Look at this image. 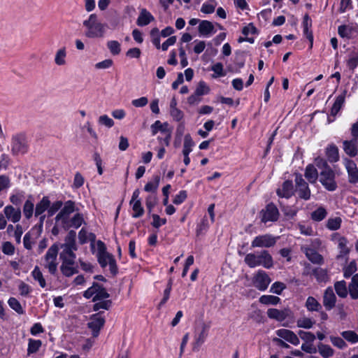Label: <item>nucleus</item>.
Segmentation results:
<instances>
[{"mask_svg": "<svg viewBox=\"0 0 358 358\" xmlns=\"http://www.w3.org/2000/svg\"><path fill=\"white\" fill-rule=\"evenodd\" d=\"M76 233L73 230L69 231L65 237L64 243H55L48 250L45 258V267L48 269L50 274L55 275L57 271V257L59 249L77 250L78 247L76 243Z\"/></svg>", "mask_w": 358, "mask_h": 358, "instance_id": "1", "label": "nucleus"}, {"mask_svg": "<svg viewBox=\"0 0 358 358\" xmlns=\"http://www.w3.org/2000/svg\"><path fill=\"white\" fill-rule=\"evenodd\" d=\"M86 30L85 36L89 38H101L105 33L106 24L100 22L95 13L91 14L89 17L83 22Z\"/></svg>", "mask_w": 358, "mask_h": 358, "instance_id": "2", "label": "nucleus"}, {"mask_svg": "<svg viewBox=\"0 0 358 358\" xmlns=\"http://www.w3.org/2000/svg\"><path fill=\"white\" fill-rule=\"evenodd\" d=\"M244 261L250 268L263 266L270 268L273 266V258L267 250H262L258 254L249 253L245 255Z\"/></svg>", "mask_w": 358, "mask_h": 358, "instance_id": "3", "label": "nucleus"}, {"mask_svg": "<svg viewBox=\"0 0 358 358\" xmlns=\"http://www.w3.org/2000/svg\"><path fill=\"white\" fill-rule=\"evenodd\" d=\"M12 152L15 155L24 154L28 151V141L24 134H17L12 138Z\"/></svg>", "mask_w": 358, "mask_h": 358, "instance_id": "4", "label": "nucleus"}, {"mask_svg": "<svg viewBox=\"0 0 358 358\" xmlns=\"http://www.w3.org/2000/svg\"><path fill=\"white\" fill-rule=\"evenodd\" d=\"M103 312L99 311L90 317V321L87 323V327L92 330V336L96 338L99 335L100 330L103 327L106 320L103 315Z\"/></svg>", "mask_w": 358, "mask_h": 358, "instance_id": "5", "label": "nucleus"}, {"mask_svg": "<svg viewBox=\"0 0 358 358\" xmlns=\"http://www.w3.org/2000/svg\"><path fill=\"white\" fill-rule=\"evenodd\" d=\"M320 181L329 191H334L337 187L335 173L331 168H326L325 170L320 171Z\"/></svg>", "mask_w": 358, "mask_h": 358, "instance_id": "6", "label": "nucleus"}, {"mask_svg": "<svg viewBox=\"0 0 358 358\" xmlns=\"http://www.w3.org/2000/svg\"><path fill=\"white\" fill-rule=\"evenodd\" d=\"M278 208L273 203H268L264 208L259 212V217L262 222H275L279 217Z\"/></svg>", "mask_w": 358, "mask_h": 358, "instance_id": "7", "label": "nucleus"}, {"mask_svg": "<svg viewBox=\"0 0 358 358\" xmlns=\"http://www.w3.org/2000/svg\"><path fill=\"white\" fill-rule=\"evenodd\" d=\"M294 181L296 185V192L301 199L308 200L310 196V190L308 183L303 179L301 173H294Z\"/></svg>", "mask_w": 358, "mask_h": 358, "instance_id": "8", "label": "nucleus"}, {"mask_svg": "<svg viewBox=\"0 0 358 358\" xmlns=\"http://www.w3.org/2000/svg\"><path fill=\"white\" fill-rule=\"evenodd\" d=\"M253 285L260 291L266 290L271 280L268 274L263 270H259L252 278Z\"/></svg>", "mask_w": 358, "mask_h": 358, "instance_id": "9", "label": "nucleus"}, {"mask_svg": "<svg viewBox=\"0 0 358 358\" xmlns=\"http://www.w3.org/2000/svg\"><path fill=\"white\" fill-rule=\"evenodd\" d=\"M276 243V238L271 234L256 236L252 242V248H270Z\"/></svg>", "mask_w": 358, "mask_h": 358, "instance_id": "10", "label": "nucleus"}, {"mask_svg": "<svg viewBox=\"0 0 358 358\" xmlns=\"http://www.w3.org/2000/svg\"><path fill=\"white\" fill-rule=\"evenodd\" d=\"M344 166L348 175V180L350 183L358 182V168L356 163L350 159L345 158L343 160Z\"/></svg>", "mask_w": 358, "mask_h": 358, "instance_id": "11", "label": "nucleus"}, {"mask_svg": "<svg viewBox=\"0 0 358 358\" xmlns=\"http://www.w3.org/2000/svg\"><path fill=\"white\" fill-rule=\"evenodd\" d=\"M346 93L347 91L345 90L342 92V94H339L336 98L335 102L333 104L331 109L330 116H329L327 118V121L329 123H331L334 121L335 116L338 114V113L340 111V110L344 105Z\"/></svg>", "mask_w": 358, "mask_h": 358, "instance_id": "12", "label": "nucleus"}, {"mask_svg": "<svg viewBox=\"0 0 358 358\" xmlns=\"http://www.w3.org/2000/svg\"><path fill=\"white\" fill-rule=\"evenodd\" d=\"M60 271L62 275L67 278L71 277L79 272L76 262H71L69 259H65V262H62Z\"/></svg>", "mask_w": 358, "mask_h": 358, "instance_id": "13", "label": "nucleus"}, {"mask_svg": "<svg viewBox=\"0 0 358 358\" xmlns=\"http://www.w3.org/2000/svg\"><path fill=\"white\" fill-rule=\"evenodd\" d=\"M310 264H308L305 268L303 275H313L315 277L317 281L319 282H326L328 280L329 277L327 275V270L323 269L322 268H313L310 272Z\"/></svg>", "mask_w": 358, "mask_h": 358, "instance_id": "14", "label": "nucleus"}, {"mask_svg": "<svg viewBox=\"0 0 358 358\" xmlns=\"http://www.w3.org/2000/svg\"><path fill=\"white\" fill-rule=\"evenodd\" d=\"M97 245L99 248L97 254L98 262L101 267L105 268L108 265V259L111 257L112 254L106 252L105 244L102 241H99Z\"/></svg>", "mask_w": 358, "mask_h": 358, "instance_id": "15", "label": "nucleus"}, {"mask_svg": "<svg viewBox=\"0 0 358 358\" xmlns=\"http://www.w3.org/2000/svg\"><path fill=\"white\" fill-rule=\"evenodd\" d=\"M276 335L292 345H297L299 344V338L291 330L280 329L276 331Z\"/></svg>", "mask_w": 358, "mask_h": 358, "instance_id": "16", "label": "nucleus"}, {"mask_svg": "<svg viewBox=\"0 0 358 358\" xmlns=\"http://www.w3.org/2000/svg\"><path fill=\"white\" fill-rule=\"evenodd\" d=\"M336 297L331 287L327 288L323 296V305L327 310H331L335 307Z\"/></svg>", "mask_w": 358, "mask_h": 358, "instance_id": "17", "label": "nucleus"}, {"mask_svg": "<svg viewBox=\"0 0 358 358\" xmlns=\"http://www.w3.org/2000/svg\"><path fill=\"white\" fill-rule=\"evenodd\" d=\"M291 311L289 309L278 310L276 308H269L267 310V315L271 319H274L278 322L284 321L289 316Z\"/></svg>", "mask_w": 358, "mask_h": 358, "instance_id": "18", "label": "nucleus"}, {"mask_svg": "<svg viewBox=\"0 0 358 358\" xmlns=\"http://www.w3.org/2000/svg\"><path fill=\"white\" fill-rule=\"evenodd\" d=\"M343 150L350 157H355L358 154V141L357 138L343 142Z\"/></svg>", "mask_w": 358, "mask_h": 358, "instance_id": "19", "label": "nucleus"}, {"mask_svg": "<svg viewBox=\"0 0 358 358\" xmlns=\"http://www.w3.org/2000/svg\"><path fill=\"white\" fill-rule=\"evenodd\" d=\"M278 195L281 198L289 199L294 194V186L291 180H286L281 188L277 190Z\"/></svg>", "mask_w": 358, "mask_h": 358, "instance_id": "20", "label": "nucleus"}, {"mask_svg": "<svg viewBox=\"0 0 358 358\" xmlns=\"http://www.w3.org/2000/svg\"><path fill=\"white\" fill-rule=\"evenodd\" d=\"M199 32L203 36H209L216 32L213 23L208 20H202L199 25Z\"/></svg>", "mask_w": 358, "mask_h": 358, "instance_id": "21", "label": "nucleus"}, {"mask_svg": "<svg viewBox=\"0 0 358 358\" xmlns=\"http://www.w3.org/2000/svg\"><path fill=\"white\" fill-rule=\"evenodd\" d=\"M155 20L153 15L148 11L145 8L141 9L140 14L138 17L136 24L138 26L143 27L150 24Z\"/></svg>", "mask_w": 358, "mask_h": 358, "instance_id": "22", "label": "nucleus"}, {"mask_svg": "<svg viewBox=\"0 0 358 358\" xmlns=\"http://www.w3.org/2000/svg\"><path fill=\"white\" fill-rule=\"evenodd\" d=\"M74 203H69L68 205L65 206L57 215L55 217L56 221L57 222L62 220L63 223H66L69 215L75 211Z\"/></svg>", "mask_w": 358, "mask_h": 358, "instance_id": "23", "label": "nucleus"}, {"mask_svg": "<svg viewBox=\"0 0 358 358\" xmlns=\"http://www.w3.org/2000/svg\"><path fill=\"white\" fill-rule=\"evenodd\" d=\"M4 213L6 217L15 223L20 220L21 212L20 208H15L12 206H8L4 208Z\"/></svg>", "mask_w": 358, "mask_h": 358, "instance_id": "24", "label": "nucleus"}, {"mask_svg": "<svg viewBox=\"0 0 358 358\" xmlns=\"http://www.w3.org/2000/svg\"><path fill=\"white\" fill-rule=\"evenodd\" d=\"M304 176L310 183H315L317 180L318 177H320V174L314 165L308 164L306 167Z\"/></svg>", "mask_w": 358, "mask_h": 358, "instance_id": "25", "label": "nucleus"}, {"mask_svg": "<svg viewBox=\"0 0 358 358\" xmlns=\"http://www.w3.org/2000/svg\"><path fill=\"white\" fill-rule=\"evenodd\" d=\"M312 26V20L308 14H306L303 20V34L310 42V47L313 45V36L309 28Z\"/></svg>", "mask_w": 358, "mask_h": 358, "instance_id": "26", "label": "nucleus"}, {"mask_svg": "<svg viewBox=\"0 0 358 358\" xmlns=\"http://www.w3.org/2000/svg\"><path fill=\"white\" fill-rule=\"evenodd\" d=\"M348 241V239L344 237H340L338 239V248L340 249L339 255H337V259H339L344 256H347L350 252V249L347 246Z\"/></svg>", "mask_w": 358, "mask_h": 358, "instance_id": "27", "label": "nucleus"}, {"mask_svg": "<svg viewBox=\"0 0 358 358\" xmlns=\"http://www.w3.org/2000/svg\"><path fill=\"white\" fill-rule=\"evenodd\" d=\"M208 327L205 324L202 325V329L199 335L195 338V343L193 350H195L196 348H199L204 342L208 336Z\"/></svg>", "mask_w": 358, "mask_h": 358, "instance_id": "28", "label": "nucleus"}, {"mask_svg": "<svg viewBox=\"0 0 358 358\" xmlns=\"http://www.w3.org/2000/svg\"><path fill=\"white\" fill-rule=\"evenodd\" d=\"M336 293L341 298H346L348 296V288L345 280L337 281L334 283Z\"/></svg>", "mask_w": 358, "mask_h": 358, "instance_id": "29", "label": "nucleus"}, {"mask_svg": "<svg viewBox=\"0 0 358 358\" xmlns=\"http://www.w3.org/2000/svg\"><path fill=\"white\" fill-rule=\"evenodd\" d=\"M66 49L65 47L61 48L57 50L55 55V63L57 66H64L66 64Z\"/></svg>", "mask_w": 358, "mask_h": 358, "instance_id": "30", "label": "nucleus"}, {"mask_svg": "<svg viewBox=\"0 0 358 358\" xmlns=\"http://www.w3.org/2000/svg\"><path fill=\"white\" fill-rule=\"evenodd\" d=\"M317 348L319 353L323 358H329L334 354V350L329 345L320 343Z\"/></svg>", "mask_w": 358, "mask_h": 358, "instance_id": "31", "label": "nucleus"}, {"mask_svg": "<svg viewBox=\"0 0 358 358\" xmlns=\"http://www.w3.org/2000/svg\"><path fill=\"white\" fill-rule=\"evenodd\" d=\"M307 258L314 264H320L323 262L322 256L315 250L308 249L306 253Z\"/></svg>", "mask_w": 358, "mask_h": 358, "instance_id": "32", "label": "nucleus"}, {"mask_svg": "<svg viewBox=\"0 0 358 358\" xmlns=\"http://www.w3.org/2000/svg\"><path fill=\"white\" fill-rule=\"evenodd\" d=\"M327 156L331 162H336L339 159L338 149L334 145H331L327 148Z\"/></svg>", "mask_w": 358, "mask_h": 358, "instance_id": "33", "label": "nucleus"}, {"mask_svg": "<svg viewBox=\"0 0 358 358\" xmlns=\"http://www.w3.org/2000/svg\"><path fill=\"white\" fill-rule=\"evenodd\" d=\"M306 307L309 311H320L322 309L321 304L313 296L308 297Z\"/></svg>", "mask_w": 358, "mask_h": 358, "instance_id": "34", "label": "nucleus"}, {"mask_svg": "<svg viewBox=\"0 0 358 358\" xmlns=\"http://www.w3.org/2000/svg\"><path fill=\"white\" fill-rule=\"evenodd\" d=\"M327 215V212L323 207H319L310 214V218L315 222L323 220Z\"/></svg>", "mask_w": 358, "mask_h": 358, "instance_id": "35", "label": "nucleus"}, {"mask_svg": "<svg viewBox=\"0 0 358 358\" xmlns=\"http://www.w3.org/2000/svg\"><path fill=\"white\" fill-rule=\"evenodd\" d=\"M259 301L264 305H277L280 303V299L273 295H263L259 298Z\"/></svg>", "mask_w": 358, "mask_h": 358, "instance_id": "36", "label": "nucleus"}, {"mask_svg": "<svg viewBox=\"0 0 358 358\" xmlns=\"http://www.w3.org/2000/svg\"><path fill=\"white\" fill-rule=\"evenodd\" d=\"M353 31V27L350 25H341L338 28V33L342 38H351L352 36Z\"/></svg>", "mask_w": 358, "mask_h": 358, "instance_id": "37", "label": "nucleus"}, {"mask_svg": "<svg viewBox=\"0 0 358 358\" xmlns=\"http://www.w3.org/2000/svg\"><path fill=\"white\" fill-rule=\"evenodd\" d=\"M357 271V262L352 260L346 266L343 268V276L349 278Z\"/></svg>", "mask_w": 358, "mask_h": 358, "instance_id": "38", "label": "nucleus"}, {"mask_svg": "<svg viewBox=\"0 0 358 358\" xmlns=\"http://www.w3.org/2000/svg\"><path fill=\"white\" fill-rule=\"evenodd\" d=\"M31 275L35 280L38 282L41 287L43 288L46 286L45 280L43 278V273L38 266L34 267L31 272Z\"/></svg>", "mask_w": 358, "mask_h": 358, "instance_id": "39", "label": "nucleus"}, {"mask_svg": "<svg viewBox=\"0 0 358 358\" xmlns=\"http://www.w3.org/2000/svg\"><path fill=\"white\" fill-rule=\"evenodd\" d=\"M110 294L106 291V288L99 284V287H97V292L92 298V301L96 302L105 299H108Z\"/></svg>", "mask_w": 358, "mask_h": 358, "instance_id": "40", "label": "nucleus"}, {"mask_svg": "<svg viewBox=\"0 0 358 358\" xmlns=\"http://www.w3.org/2000/svg\"><path fill=\"white\" fill-rule=\"evenodd\" d=\"M41 345L42 342L41 340H34L32 338H29L27 348V354L31 355L36 353V352L38 351Z\"/></svg>", "mask_w": 358, "mask_h": 358, "instance_id": "41", "label": "nucleus"}, {"mask_svg": "<svg viewBox=\"0 0 358 358\" xmlns=\"http://www.w3.org/2000/svg\"><path fill=\"white\" fill-rule=\"evenodd\" d=\"M33 198L31 196H27L25 193L22 191L16 190L15 193L10 196V201H30Z\"/></svg>", "mask_w": 358, "mask_h": 358, "instance_id": "42", "label": "nucleus"}, {"mask_svg": "<svg viewBox=\"0 0 358 358\" xmlns=\"http://www.w3.org/2000/svg\"><path fill=\"white\" fill-rule=\"evenodd\" d=\"M342 220L340 217H336L334 218H329L326 227L327 229L331 231H335L340 229L341 225Z\"/></svg>", "mask_w": 358, "mask_h": 358, "instance_id": "43", "label": "nucleus"}, {"mask_svg": "<svg viewBox=\"0 0 358 358\" xmlns=\"http://www.w3.org/2000/svg\"><path fill=\"white\" fill-rule=\"evenodd\" d=\"M62 250V252L59 253V259L62 262H65V259H69L71 262H76V255L74 252L76 250Z\"/></svg>", "mask_w": 358, "mask_h": 358, "instance_id": "44", "label": "nucleus"}, {"mask_svg": "<svg viewBox=\"0 0 358 358\" xmlns=\"http://www.w3.org/2000/svg\"><path fill=\"white\" fill-rule=\"evenodd\" d=\"M167 126V123L162 124L159 120L155 121V123L151 125L152 135L157 134V133L159 131L164 134L166 133L167 131H170L169 129H166Z\"/></svg>", "mask_w": 358, "mask_h": 358, "instance_id": "45", "label": "nucleus"}, {"mask_svg": "<svg viewBox=\"0 0 358 358\" xmlns=\"http://www.w3.org/2000/svg\"><path fill=\"white\" fill-rule=\"evenodd\" d=\"M341 334L345 340L351 343H356L358 342V334L354 331H344L341 332Z\"/></svg>", "mask_w": 358, "mask_h": 358, "instance_id": "46", "label": "nucleus"}, {"mask_svg": "<svg viewBox=\"0 0 358 358\" xmlns=\"http://www.w3.org/2000/svg\"><path fill=\"white\" fill-rule=\"evenodd\" d=\"M8 303L9 306L18 314L23 315L24 313V310H23L20 303L15 297H10L8 301Z\"/></svg>", "mask_w": 358, "mask_h": 358, "instance_id": "47", "label": "nucleus"}, {"mask_svg": "<svg viewBox=\"0 0 358 358\" xmlns=\"http://www.w3.org/2000/svg\"><path fill=\"white\" fill-rule=\"evenodd\" d=\"M112 301L111 300H101L98 301V302L95 303L93 305L92 309L94 311H98L100 309L109 310L112 306Z\"/></svg>", "mask_w": 358, "mask_h": 358, "instance_id": "48", "label": "nucleus"}, {"mask_svg": "<svg viewBox=\"0 0 358 358\" xmlns=\"http://www.w3.org/2000/svg\"><path fill=\"white\" fill-rule=\"evenodd\" d=\"M194 145L195 143L193 141L190 134H186L184 138L182 153H190L192 150V147L194 146Z\"/></svg>", "mask_w": 358, "mask_h": 358, "instance_id": "49", "label": "nucleus"}, {"mask_svg": "<svg viewBox=\"0 0 358 358\" xmlns=\"http://www.w3.org/2000/svg\"><path fill=\"white\" fill-rule=\"evenodd\" d=\"M159 180L160 177L159 176H155L152 181L148 182L145 185V191L148 192H154L155 191H156L159 186Z\"/></svg>", "mask_w": 358, "mask_h": 358, "instance_id": "50", "label": "nucleus"}, {"mask_svg": "<svg viewBox=\"0 0 358 358\" xmlns=\"http://www.w3.org/2000/svg\"><path fill=\"white\" fill-rule=\"evenodd\" d=\"M159 29L155 27L150 31V36L152 38V43L155 46L157 49H159L161 47L160 45V35H159Z\"/></svg>", "mask_w": 358, "mask_h": 358, "instance_id": "51", "label": "nucleus"}, {"mask_svg": "<svg viewBox=\"0 0 358 358\" xmlns=\"http://www.w3.org/2000/svg\"><path fill=\"white\" fill-rule=\"evenodd\" d=\"M107 47L113 55H119L121 51L120 43L117 41H108L107 43Z\"/></svg>", "mask_w": 358, "mask_h": 358, "instance_id": "52", "label": "nucleus"}, {"mask_svg": "<svg viewBox=\"0 0 358 358\" xmlns=\"http://www.w3.org/2000/svg\"><path fill=\"white\" fill-rule=\"evenodd\" d=\"M208 227H209V222H208L206 215H205L201 220L200 223L198 224V225H197L196 235L199 236V235L203 234L204 231H206L207 229H208Z\"/></svg>", "mask_w": 358, "mask_h": 358, "instance_id": "53", "label": "nucleus"}, {"mask_svg": "<svg viewBox=\"0 0 358 358\" xmlns=\"http://www.w3.org/2000/svg\"><path fill=\"white\" fill-rule=\"evenodd\" d=\"M97 287H99V284L94 282L92 285L84 292L83 296L87 299L93 298L97 292Z\"/></svg>", "mask_w": 358, "mask_h": 358, "instance_id": "54", "label": "nucleus"}, {"mask_svg": "<svg viewBox=\"0 0 358 358\" xmlns=\"http://www.w3.org/2000/svg\"><path fill=\"white\" fill-rule=\"evenodd\" d=\"M152 218L151 225L156 229H159L161 226L165 224L167 221L166 218H161L157 214H152Z\"/></svg>", "mask_w": 358, "mask_h": 358, "instance_id": "55", "label": "nucleus"}, {"mask_svg": "<svg viewBox=\"0 0 358 358\" xmlns=\"http://www.w3.org/2000/svg\"><path fill=\"white\" fill-rule=\"evenodd\" d=\"M285 288L286 285L283 282H275L271 285L270 292L280 295Z\"/></svg>", "mask_w": 358, "mask_h": 358, "instance_id": "56", "label": "nucleus"}, {"mask_svg": "<svg viewBox=\"0 0 358 358\" xmlns=\"http://www.w3.org/2000/svg\"><path fill=\"white\" fill-rule=\"evenodd\" d=\"M85 182V178L80 172H76L74 176L73 182L72 187L78 189L83 185Z\"/></svg>", "mask_w": 358, "mask_h": 358, "instance_id": "57", "label": "nucleus"}, {"mask_svg": "<svg viewBox=\"0 0 358 358\" xmlns=\"http://www.w3.org/2000/svg\"><path fill=\"white\" fill-rule=\"evenodd\" d=\"M298 334L306 342L312 343L315 339V336L312 332L299 330Z\"/></svg>", "mask_w": 358, "mask_h": 358, "instance_id": "58", "label": "nucleus"}, {"mask_svg": "<svg viewBox=\"0 0 358 358\" xmlns=\"http://www.w3.org/2000/svg\"><path fill=\"white\" fill-rule=\"evenodd\" d=\"M132 210L134 212L132 217L134 218L140 217L144 214V209L141 206V203H134Z\"/></svg>", "mask_w": 358, "mask_h": 358, "instance_id": "59", "label": "nucleus"}, {"mask_svg": "<svg viewBox=\"0 0 358 358\" xmlns=\"http://www.w3.org/2000/svg\"><path fill=\"white\" fill-rule=\"evenodd\" d=\"M330 340L332 344L339 349H344L347 347L345 341L338 336H330Z\"/></svg>", "mask_w": 358, "mask_h": 358, "instance_id": "60", "label": "nucleus"}, {"mask_svg": "<svg viewBox=\"0 0 358 358\" xmlns=\"http://www.w3.org/2000/svg\"><path fill=\"white\" fill-rule=\"evenodd\" d=\"M314 324L315 322L308 317H304L302 320H299L297 321V327L304 329H310Z\"/></svg>", "mask_w": 358, "mask_h": 358, "instance_id": "61", "label": "nucleus"}, {"mask_svg": "<svg viewBox=\"0 0 358 358\" xmlns=\"http://www.w3.org/2000/svg\"><path fill=\"white\" fill-rule=\"evenodd\" d=\"M194 92L197 95H200L201 96L204 94H207L209 92V88L205 82L200 81Z\"/></svg>", "mask_w": 358, "mask_h": 358, "instance_id": "62", "label": "nucleus"}, {"mask_svg": "<svg viewBox=\"0 0 358 358\" xmlns=\"http://www.w3.org/2000/svg\"><path fill=\"white\" fill-rule=\"evenodd\" d=\"M99 123L101 125L107 127L108 128H110L114 125V121L113 119L106 115H101L99 117Z\"/></svg>", "mask_w": 358, "mask_h": 358, "instance_id": "63", "label": "nucleus"}, {"mask_svg": "<svg viewBox=\"0 0 358 358\" xmlns=\"http://www.w3.org/2000/svg\"><path fill=\"white\" fill-rule=\"evenodd\" d=\"M83 222V217L80 213H76L71 220V226L76 229L80 227Z\"/></svg>", "mask_w": 358, "mask_h": 358, "instance_id": "64", "label": "nucleus"}]
</instances>
